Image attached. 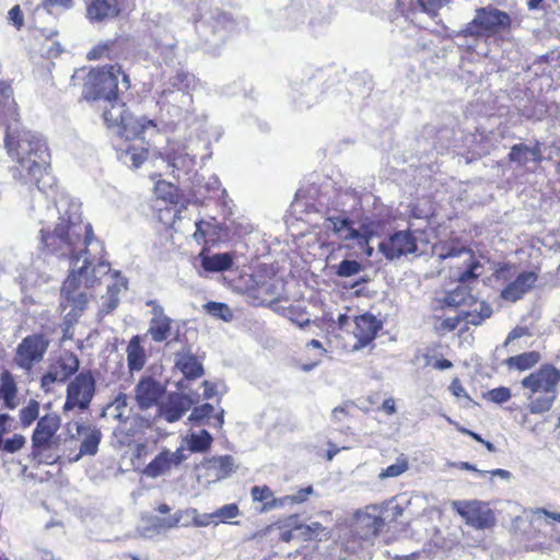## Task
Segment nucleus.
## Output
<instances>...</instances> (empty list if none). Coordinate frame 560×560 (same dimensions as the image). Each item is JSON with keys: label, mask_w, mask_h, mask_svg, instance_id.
I'll return each mask as SVG.
<instances>
[{"label": "nucleus", "mask_w": 560, "mask_h": 560, "mask_svg": "<svg viewBox=\"0 0 560 560\" xmlns=\"http://www.w3.org/2000/svg\"><path fill=\"white\" fill-rule=\"evenodd\" d=\"M45 203H48L45 200ZM45 224L57 218L52 232L49 226L40 230L42 243L52 254L71 260V270L61 287V302L67 323L77 322L89 303L86 289L94 287L110 272L104 259L103 244L94 236L92 225L82 221L81 206L74 200L61 199L56 205H46Z\"/></svg>", "instance_id": "1"}, {"label": "nucleus", "mask_w": 560, "mask_h": 560, "mask_svg": "<svg viewBox=\"0 0 560 560\" xmlns=\"http://www.w3.org/2000/svg\"><path fill=\"white\" fill-rule=\"evenodd\" d=\"M441 260H448L450 278L459 285L447 293L445 303L460 307L458 316L467 324L478 326L492 314V308L485 301H476L467 287L482 273V266L474 253L467 248L447 247L438 254Z\"/></svg>", "instance_id": "2"}, {"label": "nucleus", "mask_w": 560, "mask_h": 560, "mask_svg": "<svg viewBox=\"0 0 560 560\" xmlns=\"http://www.w3.org/2000/svg\"><path fill=\"white\" fill-rule=\"evenodd\" d=\"M4 143L8 154L19 163L22 171L27 173L42 196L39 182L46 173L49 162L45 140L32 130L10 126L7 129Z\"/></svg>", "instance_id": "3"}, {"label": "nucleus", "mask_w": 560, "mask_h": 560, "mask_svg": "<svg viewBox=\"0 0 560 560\" xmlns=\"http://www.w3.org/2000/svg\"><path fill=\"white\" fill-rule=\"evenodd\" d=\"M559 382L560 371L551 364L541 365L522 380L521 385L530 400L528 408L532 413L545 412L552 407Z\"/></svg>", "instance_id": "4"}, {"label": "nucleus", "mask_w": 560, "mask_h": 560, "mask_svg": "<svg viewBox=\"0 0 560 560\" xmlns=\"http://www.w3.org/2000/svg\"><path fill=\"white\" fill-rule=\"evenodd\" d=\"M119 75H121L124 90H128L130 88L129 78L119 66L110 65L91 70L89 80L85 83L84 98L103 103L110 102V100L119 96Z\"/></svg>", "instance_id": "5"}, {"label": "nucleus", "mask_w": 560, "mask_h": 560, "mask_svg": "<svg viewBox=\"0 0 560 560\" xmlns=\"http://www.w3.org/2000/svg\"><path fill=\"white\" fill-rule=\"evenodd\" d=\"M60 422L56 413L46 415L38 420L32 434V457L38 463L50 465L59 459L60 439L56 433Z\"/></svg>", "instance_id": "6"}, {"label": "nucleus", "mask_w": 560, "mask_h": 560, "mask_svg": "<svg viewBox=\"0 0 560 560\" xmlns=\"http://www.w3.org/2000/svg\"><path fill=\"white\" fill-rule=\"evenodd\" d=\"M196 31L206 44L217 47L224 43L228 33L235 28V22L220 9H211L206 4L199 8L198 19L195 21Z\"/></svg>", "instance_id": "7"}, {"label": "nucleus", "mask_w": 560, "mask_h": 560, "mask_svg": "<svg viewBox=\"0 0 560 560\" xmlns=\"http://www.w3.org/2000/svg\"><path fill=\"white\" fill-rule=\"evenodd\" d=\"M324 228L337 235L340 241H353L366 257L373 256L374 248L370 245V241L374 236V232L370 226L363 224L360 229H354L349 218L332 215L325 220Z\"/></svg>", "instance_id": "8"}, {"label": "nucleus", "mask_w": 560, "mask_h": 560, "mask_svg": "<svg viewBox=\"0 0 560 560\" xmlns=\"http://www.w3.org/2000/svg\"><path fill=\"white\" fill-rule=\"evenodd\" d=\"M48 347L49 339L45 335H28L18 345L13 362L18 368L28 372L44 359Z\"/></svg>", "instance_id": "9"}, {"label": "nucleus", "mask_w": 560, "mask_h": 560, "mask_svg": "<svg viewBox=\"0 0 560 560\" xmlns=\"http://www.w3.org/2000/svg\"><path fill=\"white\" fill-rule=\"evenodd\" d=\"M95 394V380L90 372L78 374L67 387L65 411L78 408L85 410L89 408Z\"/></svg>", "instance_id": "10"}, {"label": "nucleus", "mask_w": 560, "mask_h": 560, "mask_svg": "<svg viewBox=\"0 0 560 560\" xmlns=\"http://www.w3.org/2000/svg\"><path fill=\"white\" fill-rule=\"evenodd\" d=\"M452 509L456 511L467 525L476 529L490 528L495 523L492 510L485 502L472 501H453Z\"/></svg>", "instance_id": "11"}, {"label": "nucleus", "mask_w": 560, "mask_h": 560, "mask_svg": "<svg viewBox=\"0 0 560 560\" xmlns=\"http://www.w3.org/2000/svg\"><path fill=\"white\" fill-rule=\"evenodd\" d=\"M380 252L388 260L398 259L409 254H417L418 238L409 230L398 231L378 244Z\"/></svg>", "instance_id": "12"}, {"label": "nucleus", "mask_w": 560, "mask_h": 560, "mask_svg": "<svg viewBox=\"0 0 560 560\" xmlns=\"http://www.w3.org/2000/svg\"><path fill=\"white\" fill-rule=\"evenodd\" d=\"M145 304L151 307L148 335L154 342H163L171 335L173 319L165 314L164 307L158 301L149 300Z\"/></svg>", "instance_id": "13"}, {"label": "nucleus", "mask_w": 560, "mask_h": 560, "mask_svg": "<svg viewBox=\"0 0 560 560\" xmlns=\"http://www.w3.org/2000/svg\"><path fill=\"white\" fill-rule=\"evenodd\" d=\"M164 392L165 386L162 383L152 376H144L135 387V399L141 410H148L158 404Z\"/></svg>", "instance_id": "14"}, {"label": "nucleus", "mask_w": 560, "mask_h": 560, "mask_svg": "<svg viewBox=\"0 0 560 560\" xmlns=\"http://www.w3.org/2000/svg\"><path fill=\"white\" fill-rule=\"evenodd\" d=\"M192 406V400L183 393H171L166 400L159 405V416L172 423L179 420Z\"/></svg>", "instance_id": "15"}, {"label": "nucleus", "mask_w": 560, "mask_h": 560, "mask_svg": "<svg viewBox=\"0 0 560 560\" xmlns=\"http://www.w3.org/2000/svg\"><path fill=\"white\" fill-rule=\"evenodd\" d=\"M163 156L173 172L182 171L188 173L196 164L192 151L185 143L170 142Z\"/></svg>", "instance_id": "16"}, {"label": "nucleus", "mask_w": 560, "mask_h": 560, "mask_svg": "<svg viewBox=\"0 0 560 560\" xmlns=\"http://www.w3.org/2000/svg\"><path fill=\"white\" fill-rule=\"evenodd\" d=\"M382 508L369 505L365 510L357 511L354 514L358 528L362 529V538L375 537L385 522L382 517Z\"/></svg>", "instance_id": "17"}, {"label": "nucleus", "mask_w": 560, "mask_h": 560, "mask_svg": "<svg viewBox=\"0 0 560 560\" xmlns=\"http://www.w3.org/2000/svg\"><path fill=\"white\" fill-rule=\"evenodd\" d=\"M158 129L156 124L144 116L136 117L128 115L121 126L118 128V133L126 140L131 139H145L147 133H154Z\"/></svg>", "instance_id": "18"}, {"label": "nucleus", "mask_w": 560, "mask_h": 560, "mask_svg": "<svg viewBox=\"0 0 560 560\" xmlns=\"http://www.w3.org/2000/svg\"><path fill=\"white\" fill-rule=\"evenodd\" d=\"M354 337L358 339V343L354 345V349H360L368 346L377 335L381 329V322L372 314H363L357 316L354 319Z\"/></svg>", "instance_id": "19"}, {"label": "nucleus", "mask_w": 560, "mask_h": 560, "mask_svg": "<svg viewBox=\"0 0 560 560\" xmlns=\"http://www.w3.org/2000/svg\"><path fill=\"white\" fill-rule=\"evenodd\" d=\"M476 15L487 35L504 31L511 24L509 14L494 8L478 9Z\"/></svg>", "instance_id": "20"}, {"label": "nucleus", "mask_w": 560, "mask_h": 560, "mask_svg": "<svg viewBox=\"0 0 560 560\" xmlns=\"http://www.w3.org/2000/svg\"><path fill=\"white\" fill-rule=\"evenodd\" d=\"M537 279L538 276L534 271L521 272L501 291V298L509 302L521 300L534 287Z\"/></svg>", "instance_id": "21"}, {"label": "nucleus", "mask_w": 560, "mask_h": 560, "mask_svg": "<svg viewBox=\"0 0 560 560\" xmlns=\"http://www.w3.org/2000/svg\"><path fill=\"white\" fill-rule=\"evenodd\" d=\"M77 432L79 436L82 438V442L80 445V453L77 455L75 460L83 455H95L98 451V445L102 439L100 429L92 424H78Z\"/></svg>", "instance_id": "22"}, {"label": "nucleus", "mask_w": 560, "mask_h": 560, "mask_svg": "<svg viewBox=\"0 0 560 560\" xmlns=\"http://www.w3.org/2000/svg\"><path fill=\"white\" fill-rule=\"evenodd\" d=\"M117 0H92L86 9V16L91 22H104L119 14Z\"/></svg>", "instance_id": "23"}, {"label": "nucleus", "mask_w": 560, "mask_h": 560, "mask_svg": "<svg viewBox=\"0 0 560 560\" xmlns=\"http://www.w3.org/2000/svg\"><path fill=\"white\" fill-rule=\"evenodd\" d=\"M175 366L185 375L186 378H198L203 374L201 362L190 350L183 349L175 355Z\"/></svg>", "instance_id": "24"}, {"label": "nucleus", "mask_w": 560, "mask_h": 560, "mask_svg": "<svg viewBox=\"0 0 560 560\" xmlns=\"http://www.w3.org/2000/svg\"><path fill=\"white\" fill-rule=\"evenodd\" d=\"M98 106L103 110V118L108 127L119 128L129 115L125 109V103L121 102L119 96L110 100V102L100 103Z\"/></svg>", "instance_id": "25"}, {"label": "nucleus", "mask_w": 560, "mask_h": 560, "mask_svg": "<svg viewBox=\"0 0 560 560\" xmlns=\"http://www.w3.org/2000/svg\"><path fill=\"white\" fill-rule=\"evenodd\" d=\"M112 278L115 279V282L107 287V295L102 302L100 313L109 314L113 312L119 304V294L124 289H127V280L120 276L119 271H114L112 273Z\"/></svg>", "instance_id": "26"}, {"label": "nucleus", "mask_w": 560, "mask_h": 560, "mask_svg": "<svg viewBox=\"0 0 560 560\" xmlns=\"http://www.w3.org/2000/svg\"><path fill=\"white\" fill-rule=\"evenodd\" d=\"M80 368V361L77 354L66 351L59 355L50 369L57 372L60 383H65L70 376L75 374Z\"/></svg>", "instance_id": "27"}, {"label": "nucleus", "mask_w": 560, "mask_h": 560, "mask_svg": "<svg viewBox=\"0 0 560 560\" xmlns=\"http://www.w3.org/2000/svg\"><path fill=\"white\" fill-rule=\"evenodd\" d=\"M127 364L129 371L139 372L147 363V354L144 348L141 346L140 336H133L128 342L127 349Z\"/></svg>", "instance_id": "28"}, {"label": "nucleus", "mask_w": 560, "mask_h": 560, "mask_svg": "<svg viewBox=\"0 0 560 560\" xmlns=\"http://www.w3.org/2000/svg\"><path fill=\"white\" fill-rule=\"evenodd\" d=\"M117 156L125 165L138 168L148 159V150L142 147L126 143L117 150Z\"/></svg>", "instance_id": "29"}, {"label": "nucleus", "mask_w": 560, "mask_h": 560, "mask_svg": "<svg viewBox=\"0 0 560 560\" xmlns=\"http://www.w3.org/2000/svg\"><path fill=\"white\" fill-rule=\"evenodd\" d=\"M18 386L13 375L9 371L0 373V400L4 401V406L9 409L16 407Z\"/></svg>", "instance_id": "30"}, {"label": "nucleus", "mask_w": 560, "mask_h": 560, "mask_svg": "<svg viewBox=\"0 0 560 560\" xmlns=\"http://www.w3.org/2000/svg\"><path fill=\"white\" fill-rule=\"evenodd\" d=\"M201 266L207 271L220 272L229 270L233 265L230 253H219L211 256L200 254Z\"/></svg>", "instance_id": "31"}, {"label": "nucleus", "mask_w": 560, "mask_h": 560, "mask_svg": "<svg viewBox=\"0 0 560 560\" xmlns=\"http://www.w3.org/2000/svg\"><path fill=\"white\" fill-rule=\"evenodd\" d=\"M208 469L214 470L217 479L228 478L235 470L234 458L230 455L214 456L208 459Z\"/></svg>", "instance_id": "32"}, {"label": "nucleus", "mask_w": 560, "mask_h": 560, "mask_svg": "<svg viewBox=\"0 0 560 560\" xmlns=\"http://www.w3.org/2000/svg\"><path fill=\"white\" fill-rule=\"evenodd\" d=\"M172 468L168 459V451L164 450L145 466L143 474L149 478H158L168 472Z\"/></svg>", "instance_id": "33"}, {"label": "nucleus", "mask_w": 560, "mask_h": 560, "mask_svg": "<svg viewBox=\"0 0 560 560\" xmlns=\"http://www.w3.org/2000/svg\"><path fill=\"white\" fill-rule=\"evenodd\" d=\"M295 532L299 533V537L303 540L316 539L322 541L330 537L329 530L318 522L295 526Z\"/></svg>", "instance_id": "34"}, {"label": "nucleus", "mask_w": 560, "mask_h": 560, "mask_svg": "<svg viewBox=\"0 0 560 560\" xmlns=\"http://www.w3.org/2000/svg\"><path fill=\"white\" fill-rule=\"evenodd\" d=\"M540 360V353L537 351L524 352L518 355L510 357L505 360V364L510 369L526 371L536 365Z\"/></svg>", "instance_id": "35"}, {"label": "nucleus", "mask_w": 560, "mask_h": 560, "mask_svg": "<svg viewBox=\"0 0 560 560\" xmlns=\"http://www.w3.org/2000/svg\"><path fill=\"white\" fill-rule=\"evenodd\" d=\"M212 435L205 429L198 432H191L186 436L189 451L194 453H202L210 448L212 444Z\"/></svg>", "instance_id": "36"}, {"label": "nucleus", "mask_w": 560, "mask_h": 560, "mask_svg": "<svg viewBox=\"0 0 560 560\" xmlns=\"http://www.w3.org/2000/svg\"><path fill=\"white\" fill-rule=\"evenodd\" d=\"M128 406V397L126 394L120 393L117 397L106 407L105 411L120 421L127 420L126 413Z\"/></svg>", "instance_id": "37"}, {"label": "nucleus", "mask_w": 560, "mask_h": 560, "mask_svg": "<svg viewBox=\"0 0 560 560\" xmlns=\"http://www.w3.org/2000/svg\"><path fill=\"white\" fill-rule=\"evenodd\" d=\"M335 273L340 278L353 277L361 272L362 265L357 260L343 259L334 266Z\"/></svg>", "instance_id": "38"}, {"label": "nucleus", "mask_w": 560, "mask_h": 560, "mask_svg": "<svg viewBox=\"0 0 560 560\" xmlns=\"http://www.w3.org/2000/svg\"><path fill=\"white\" fill-rule=\"evenodd\" d=\"M483 36H487V33L485 32L483 27H481L480 22L477 21V15H475L472 21L469 22L465 28L456 34L457 39H477Z\"/></svg>", "instance_id": "39"}, {"label": "nucleus", "mask_w": 560, "mask_h": 560, "mask_svg": "<svg viewBox=\"0 0 560 560\" xmlns=\"http://www.w3.org/2000/svg\"><path fill=\"white\" fill-rule=\"evenodd\" d=\"M240 515V509L235 503H229L220 509L212 512V516H214L215 525L219 523H226L229 520L235 518Z\"/></svg>", "instance_id": "40"}, {"label": "nucleus", "mask_w": 560, "mask_h": 560, "mask_svg": "<svg viewBox=\"0 0 560 560\" xmlns=\"http://www.w3.org/2000/svg\"><path fill=\"white\" fill-rule=\"evenodd\" d=\"M39 415V404L36 400H31L27 406L21 409L20 420L23 427L31 425Z\"/></svg>", "instance_id": "41"}, {"label": "nucleus", "mask_w": 560, "mask_h": 560, "mask_svg": "<svg viewBox=\"0 0 560 560\" xmlns=\"http://www.w3.org/2000/svg\"><path fill=\"white\" fill-rule=\"evenodd\" d=\"M26 443V439L24 435L15 433L10 439H0V448L4 452L13 454L20 451Z\"/></svg>", "instance_id": "42"}, {"label": "nucleus", "mask_w": 560, "mask_h": 560, "mask_svg": "<svg viewBox=\"0 0 560 560\" xmlns=\"http://www.w3.org/2000/svg\"><path fill=\"white\" fill-rule=\"evenodd\" d=\"M206 310L210 315L221 318L225 322H229L233 317L230 307L224 303L209 302L206 304Z\"/></svg>", "instance_id": "43"}, {"label": "nucleus", "mask_w": 560, "mask_h": 560, "mask_svg": "<svg viewBox=\"0 0 560 560\" xmlns=\"http://www.w3.org/2000/svg\"><path fill=\"white\" fill-rule=\"evenodd\" d=\"M509 160L525 165L529 160V147L518 143L511 148Z\"/></svg>", "instance_id": "44"}, {"label": "nucleus", "mask_w": 560, "mask_h": 560, "mask_svg": "<svg viewBox=\"0 0 560 560\" xmlns=\"http://www.w3.org/2000/svg\"><path fill=\"white\" fill-rule=\"evenodd\" d=\"M408 469V463L405 459H398L395 464L389 465L387 468L383 469L378 478H394L404 474Z\"/></svg>", "instance_id": "45"}, {"label": "nucleus", "mask_w": 560, "mask_h": 560, "mask_svg": "<svg viewBox=\"0 0 560 560\" xmlns=\"http://www.w3.org/2000/svg\"><path fill=\"white\" fill-rule=\"evenodd\" d=\"M214 411V407L210 404H203L201 406H197L192 409L189 421L191 422H202L205 419H209Z\"/></svg>", "instance_id": "46"}, {"label": "nucleus", "mask_w": 560, "mask_h": 560, "mask_svg": "<svg viewBox=\"0 0 560 560\" xmlns=\"http://www.w3.org/2000/svg\"><path fill=\"white\" fill-rule=\"evenodd\" d=\"M55 34L56 32H50L47 35V42L43 46V52L47 58H57L63 50L58 42L50 40V37Z\"/></svg>", "instance_id": "47"}, {"label": "nucleus", "mask_w": 560, "mask_h": 560, "mask_svg": "<svg viewBox=\"0 0 560 560\" xmlns=\"http://www.w3.org/2000/svg\"><path fill=\"white\" fill-rule=\"evenodd\" d=\"M445 0H416L420 9L431 16L436 15L439 10L444 5Z\"/></svg>", "instance_id": "48"}, {"label": "nucleus", "mask_w": 560, "mask_h": 560, "mask_svg": "<svg viewBox=\"0 0 560 560\" xmlns=\"http://www.w3.org/2000/svg\"><path fill=\"white\" fill-rule=\"evenodd\" d=\"M488 398L495 404H503L511 398V390L508 387H498L488 393Z\"/></svg>", "instance_id": "49"}, {"label": "nucleus", "mask_w": 560, "mask_h": 560, "mask_svg": "<svg viewBox=\"0 0 560 560\" xmlns=\"http://www.w3.org/2000/svg\"><path fill=\"white\" fill-rule=\"evenodd\" d=\"M250 493H252V497H253L254 501H259V502H264L265 501V503L267 501L272 500V498H273V492L267 486H264V487L255 486V487L252 488Z\"/></svg>", "instance_id": "50"}, {"label": "nucleus", "mask_w": 560, "mask_h": 560, "mask_svg": "<svg viewBox=\"0 0 560 560\" xmlns=\"http://www.w3.org/2000/svg\"><path fill=\"white\" fill-rule=\"evenodd\" d=\"M8 21L11 23L16 30H21L24 25V15L20 8V5H14L8 12Z\"/></svg>", "instance_id": "51"}, {"label": "nucleus", "mask_w": 560, "mask_h": 560, "mask_svg": "<svg viewBox=\"0 0 560 560\" xmlns=\"http://www.w3.org/2000/svg\"><path fill=\"white\" fill-rule=\"evenodd\" d=\"M191 513H192V522L196 526L206 527V526H209L210 524L215 525V520H214V516H212V513L199 514L198 511L195 509L191 511Z\"/></svg>", "instance_id": "52"}, {"label": "nucleus", "mask_w": 560, "mask_h": 560, "mask_svg": "<svg viewBox=\"0 0 560 560\" xmlns=\"http://www.w3.org/2000/svg\"><path fill=\"white\" fill-rule=\"evenodd\" d=\"M313 492H314V489L312 486L300 489L296 493L290 495V498H291V499H289L290 504H300V503L307 501L308 497Z\"/></svg>", "instance_id": "53"}, {"label": "nucleus", "mask_w": 560, "mask_h": 560, "mask_svg": "<svg viewBox=\"0 0 560 560\" xmlns=\"http://www.w3.org/2000/svg\"><path fill=\"white\" fill-rule=\"evenodd\" d=\"M180 520H182V513L176 512L175 514H173L166 518H156L155 526H159L161 528H172V527L177 526V524L180 522Z\"/></svg>", "instance_id": "54"}, {"label": "nucleus", "mask_w": 560, "mask_h": 560, "mask_svg": "<svg viewBox=\"0 0 560 560\" xmlns=\"http://www.w3.org/2000/svg\"><path fill=\"white\" fill-rule=\"evenodd\" d=\"M205 187L209 192H221L222 196L226 195V190L221 187V182L217 175L209 177Z\"/></svg>", "instance_id": "55"}, {"label": "nucleus", "mask_w": 560, "mask_h": 560, "mask_svg": "<svg viewBox=\"0 0 560 560\" xmlns=\"http://www.w3.org/2000/svg\"><path fill=\"white\" fill-rule=\"evenodd\" d=\"M287 499H291L290 495H284L282 498H272V500L267 501L265 503L264 510L267 511L272 509L284 508L285 505H291L290 500Z\"/></svg>", "instance_id": "56"}, {"label": "nucleus", "mask_w": 560, "mask_h": 560, "mask_svg": "<svg viewBox=\"0 0 560 560\" xmlns=\"http://www.w3.org/2000/svg\"><path fill=\"white\" fill-rule=\"evenodd\" d=\"M487 475H491L493 477H500L505 480H510L512 478V474L509 470L497 468L493 470H478L479 477H486Z\"/></svg>", "instance_id": "57"}, {"label": "nucleus", "mask_w": 560, "mask_h": 560, "mask_svg": "<svg viewBox=\"0 0 560 560\" xmlns=\"http://www.w3.org/2000/svg\"><path fill=\"white\" fill-rule=\"evenodd\" d=\"M187 455L183 447L177 448L175 452L171 453L168 451V459L171 462L172 467H176L180 465L184 460H186Z\"/></svg>", "instance_id": "58"}, {"label": "nucleus", "mask_w": 560, "mask_h": 560, "mask_svg": "<svg viewBox=\"0 0 560 560\" xmlns=\"http://www.w3.org/2000/svg\"><path fill=\"white\" fill-rule=\"evenodd\" d=\"M40 382L43 388H48L51 384L56 382L60 383V377L57 375V372H54L51 369H49V371L45 375H43Z\"/></svg>", "instance_id": "59"}, {"label": "nucleus", "mask_w": 560, "mask_h": 560, "mask_svg": "<svg viewBox=\"0 0 560 560\" xmlns=\"http://www.w3.org/2000/svg\"><path fill=\"white\" fill-rule=\"evenodd\" d=\"M450 390L456 397H462L463 396V397L469 398L467 393H466V389L464 388V386L462 385V383L457 378L452 381V383L450 385Z\"/></svg>", "instance_id": "60"}, {"label": "nucleus", "mask_w": 560, "mask_h": 560, "mask_svg": "<svg viewBox=\"0 0 560 560\" xmlns=\"http://www.w3.org/2000/svg\"><path fill=\"white\" fill-rule=\"evenodd\" d=\"M167 95H171L174 101H179L180 103H189L190 102V96L180 90H178L176 92L163 91L162 97H166Z\"/></svg>", "instance_id": "61"}, {"label": "nucleus", "mask_w": 560, "mask_h": 560, "mask_svg": "<svg viewBox=\"0 0 560 560\" xmlns=\"http://www.w3.org/2000/svg\"><path fill=\"white\" fill-rule=\"evenodd\" d=\"M106 51H107V45H98L88 52V58L90 60L100 59L104 56V54Z\"/></svg>", "instance_id": "62"}, {"label": "nucleus", "mask_w": 560, "mask_h": 560, "mask_svg": "<svg viewBox=\"0 0 560 560\" xmlns=\"http://www.w3.org/2000/svg\"><path fill=\"white\" fill-rule=\"evenodd\" d=\"M381 409H382L386 415H394V413L396 412V404H395L394 398H393V397L386 398V399L383 401Z\"/></svg>", "instance_id": "63"}, {"label": "nucleus", "mask_w": 560, "mask_h": 560, "mask_svg": "<svg viewBox=\"0 0 560 560\" xmlns=\"http://www.w3.org/2000/svg\"><path fill=\"white\" fill-rule=\"evenodd\" d=\"M202 386H203V398L205 399H210L212 398L214 395H215V385L210 383L209 381H205L202 382Z\"/></svg>", "instance_id": "64"}]
</instances>
